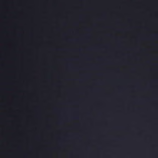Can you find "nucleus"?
I'll return each instance as SVG.
<instances>
[{"label": "nucleus", "mask_w": 158, "mask_h": 158, "mask_svg": "<svg viewBox=\"0 0 158 158\" xmlns=\"http://www.w3.org/2000/svg\"><path fill=\"white\" fill-rule=\"evenodd\" d=\"M157 35H156H156H153V36H155V37Z\"/></svg>", "instance_id": "1"}]
</instances>
